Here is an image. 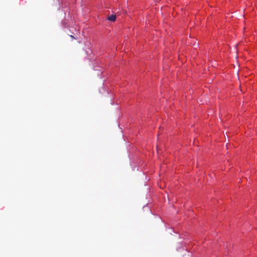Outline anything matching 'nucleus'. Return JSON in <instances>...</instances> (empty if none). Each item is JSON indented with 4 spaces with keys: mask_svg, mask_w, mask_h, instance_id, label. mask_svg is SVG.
Here are the masks:
<instances>
[{
    "mask_svg": "<svg viewBox=\"0 0 257 257\" xmlns=\"http://www.w3.org/2000/svg\"><path fill=\"white\" fill-rule=\"evenodd\" d=\"M71 38H74V37L73 36L71 35Z\"/></svg>",
    "mask_w": 257,
    "mask_h": 257,
    "instance_id": "nucleus-2",
    "label": "nucleus"
},
{
    "mask_svg": "<svg viewBox=\"0 0 257 257\" xmlns=\"http://www.w3.org/2000/svg\"><path fill=\"white\" fill-rule=\"evenodd\" d=\"M107 20L111 22H114L116 20V16L112 15L107 18Z\"/></svg>",
    "mask_w": 257,
    "mask_h": 257,
    "instance_id": "nucleus-1",
    "label": "nucleus"
},
{
    "mask_svg": "<svg viewBox=\"0 0 257 257\" xmlns=\"http://www.w3.org/2000/svg\"><path fill=\"white\" fill-rule=\"evenodd\" d=\"M157 150H158V146H157Z\"/></svg>",
    "mask_w": 257,
    "mask_h": 257,
    "instance_id": "nucleus-3",
    "label": "nucleus"
}]
</instances>
